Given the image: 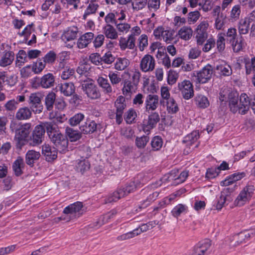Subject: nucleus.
<instances>
[{"label":"nucleus","mask_w":255,"mask_h":255,"mask_svg":"<svg viewBox=\"0 0 255 255\" xmlns=\"http://www.w3.org/2000/svg\"><path fill=\"white\" fill-rule=\"evenodd\" d=\"M47 128V135L57 150L60 153H65L68 151V139L61 133L57 125L53 124Z\"/></svg>","instance_id":"1"},{"label":"nucleus","mask_w":255,"mask_h":255,"mask_svg":"<svg viewBox=\"0 0 255 255\" xmlns=\"http://www.w3.org/2000/svg\"><path fill=\"white\" fill-rule=\"evenodd\" d=\"M251 99L246 93H242L240 96V102L237 98H231L229 100V107L234 114L238 113L244 115L246 114L250 108Z\"/></svg>","instance_id":"2"},{"label":"nucleus","mask_w":255,"mask_h":255,"mask_svg":"<svg viewBox=\"0 0 255 255\" xmlns=\"http://www.w3.org/2000/svg\"><path fill=\"white\" fill-rule=\"evenodd\" d=\"M52 125L53 123L51 122L42 123L41 124L37 125L30 136V145L36 146L41 144L44 140L45 131H46L47 133V127Z\"/></svg>","instance_id":"3"},{"label":"nucleus","mask_w":255,"mask_h":255,"mask_svg":"<svg viewBox=\"0 0 255 255\" xmlns=\"http://www.w3.org/2000/svg\"><path fill=\"white\" fill-rule=\"evenodd\" d=\"M255 187L251 183H248L240 191L234 201L235 205L241 207L249 203L254 195Z\"/></svg>","instance_id":"4"},{"label":"nucleus","mask_w":255,"mask_h":255,"mask_svg":"<svg viewBox=\"0 0 255 255\" xmlns=\"http://www.w3.org/2000/svg\"><path fill=\"white\" fill-rule=\"evenodd\" d=\"M82 89L91 100H97L101 97V92L92 80H87L82 84Z\"/></svg>","instance_id":"5"},{"label":"nucleus","mask_w":255,"mask_h":255,"mask_svg":"<svg viewBox=\"0 0 255 255\" xmlns=\"http://www.w3.org/2000/svg\"><path fill=\"white\" fill-rule=\"evenodd\" d=\"M43 95L39 92L31 93L28 99L29 108L35 114H40L43 110V106L41 103V100Z\"/></svg>","instance_id":"6"},{"label":"nucleus","mask_w":255,"mask_h":255,"mask_svg":"<svg viewBox=\"0 0 255 255\" xmlns=\"http://www.w3.org/2000/svg\"><path fill=\"white\" fill-rule=\"evenodd\" d=\"M30 128L31 124L26 123L21 125L15 129V138L17 141V146L21 148L24 144V141L27 138L29 134Z\"/></svg>","instance_id":"7"},{"label":"nucleus","mask_w":255,"mask_h":255,"mask_svg":"<svg viewBox=\"0 0 255 255\" xmlns=\"http://www.w3.org/2000/svg\"><path fill=\"white\" fill-rule=\"evenodd\" d=\"M178 88L184 99L189 100L193 97V86L189 80H185L179 82Z\"/></svg>","instance_id":"8"},{"label":"nucleus","mask_w":255,"mask_h":255,"mask_svg":"<svg viewBox=\"0 0 255 255\" xmlns=\"http://www.w3.org/2000/svg\"><path fill=\"white\" fill-rule=\"evenodd\" d=\"M155 59L149 54L145 55L140 60L139 67L143 72H152L155 69Z\"/></svg>","instance_id":"9"},{"label":"nucleus","mask_w":255,"mask_h":255,"mask_svg":"<svg viewBox=\"0 0 255 255\" xmlns=\"http://www.w3.org/2000/svg\"><path fill=\"white\" fill-rule=\"evenodd\" d=\"M211 245L208 239L199 242L194 247L191 255H208Z\"/></svg>","instance_id":"10"},{"label":"nucleus","mask_w":255,"mask_h":255,"mask_svg":"<svg viewBox=\"0 0 255 255\" xmlns=\"http://www.w3.org/2000/svg\"><path fill=\"white\" fill-rule=\"evenodd\" d=\"M159 96L155 94H148L144 101L145 111L149 113L156 110L159 106Z\"/></svg>","instance_id":"11"},{"label":"nucleus","mask_w":255,"mask_h":255,"mask_svg":"<svg viewBox=\"0 0 255 255\" xmlns=\"http://www.w3.org/2000/svg\"><path fill=\"white\" fill-rule=\"evenodd\" d=\"M115 106L116 108V122L120 125L123 121V114L127 107L125 98L122 96L118 97L115 102Z\"/></svg>","instance_id":"12"},{"label":"nucleus","mask_w":255,"mask_h":255,"mask_svg":"<svg viewBox=\"0 0 255 255\" xmlns=\"http://www.w3.org/2000/svg\"><path fill=\"white\" fill-rule=\"evenodd\" d=\"M213 70L211 65L208 64L200 71L197 72V80L199 83H205L210 80L213 75Z\"/></svg>","instance_id":"13"},{"label":"nucleus","mask_w":255,"mask_h":255,"mask_svg":"<svg viewBox=\"0 0 255 255\" xmlns=\"http://www.w3.org/2000/svg\"><path fill=\"white\" fill-rule=\"evenodd\" d=\"M160 121V117L158 113L153 112L148 116V120L144 121L142 125L143 130L145 132H149L150 130L155 127L157 123Z\"/></svg>","instance_id":"14"},{"label":"nucleus","mask_w":255,"mask_h":255,"mask_svg":"<svg viewBox=\"0 0 255 255\" xmlns=\"http://www.w3.org/2000/svg\"><path fill=\"white\" fill-rule=\"evenodd\" d=\"M57 151L55 147H52L48 144L42 146V154L48 162H51L57 157Z\"/></svg>","instance_id":"15"},{"label":"nucleus","mask_w":255,"mask_h":255,"mask_svg":"<svg viewBox=\"0 0 255 255\" xmlns=\"http://www.w3.org/2000/svg\"><path fill=\"white\" fill-rule=\"evenodd\" d=\"M230 199V196L228 194L227 192L223 191L221 192L219 197L217 198L214 206L217 210H220L224 206L228 204Z\"/></svg>","instance_id":"16"},{"label":"nucleus","mask_w":255,"mask_h":255,"mask_svg":"<svg viewBox=\"0 0 255 255\" xmlns=\"http://www.w3.org/2000/svg\"><path fill=\"white\" fill-rule=\"evenodd\" d=\"M78 31V28L77 26H70L64 32L61 38L63 41H66L74 40L77 37Z\"/></svg>","instance_id":"17"},{"label":"nucleus","mask_w":255,"mask_h":255,"mask_svg":"<svg viewBox=\"0 0 255 255\" xmlns=\"http://www.w3.org/2000/svg\"><path fill=\"white\" fill-rule=\"evenodd\" d=\"M135 39L132 36H128V39L121 37L119 40V46L121 50H125L128 48L133 49L135 47Z\"/></svg>","instance_id":"18"},{"label":"nucleus","mask_w":255,"mask_h":255,"mask_svg":"<svg viewBox=\"0 0 255 255\" xmlns=\"http://www.w3.org/2000/svg\"><path fill=\"white\" fill-rule=\"evenodd\" d=\"M14 59V53L11 51H5L0 59V67H5L11 65Z\"/></svg>","instance_id":"19"},{"label":"nucleus","mask_w":255,"mask_h":255,"mask_svg":"<svg viewBox=\"0 0 255 255\" xmlns=\"http://www.w3.org/2000/svg\"><path fill=\"white\" fill-rule=\"evenodd\" d=\"M94 34L92 32H87L81 36L77 41V46L79 48L82 49L86 47L93 39Z\"/></svg>","instance_id":"20"},{"label":"nucleus","mask_w":255,"mask_h":255,"mask_svg":"<svg viewBox=\"0 0 255 255\" xmlns=\"http://www.w3.org/2000/svg\"><path fill=\"white\" fill-rule=\"evenodd\" d=\"M97 126V124L95 121L87 120L80 126L79 128L83 133L88 134L96 131Z\"/></svg>","instance_id":"21"},{"label":"nucleus","mask_w":255,"mask_h":255,"mask_svg":"<svg viewBox=\"0 0 255 255\" xmlns=\"http://www.w3.org/2000/svg\"><path fill=\"white\" fill-rule=\"evenodd\" d=\"M55 77L52 73L44 75L40 79V85L43 88L47 89L54 86Z\"/></svg>","instance_id":"22"},{"label":"nucleus","mask_w":255,"mask_h":255,"mask_svg":"<svg viewBox=\"0 0 255 255\" xmlns=\"http://www.w3.org/2000/svg\"><path fill=\"white\" fill-rule=\"evenodd\" d=\"M243 63L245 64L246 74L247 75L255 72V56L251 58L247 56L244 58Z\"/></svg>","instance_id":"23"},{"label":"nucleus","mask_w":255,"mask_h":255,"mask_svg":"<svg viewBox=\"0 0 255 255\" xmlns=\"http://www.w3.org/2000/svg\"><path fill=\"white\" fill-rule=\"evenodd\" d=\"M103 32L108 39L115 40L118 38V33L111 24H106L103 27Z\"/></svg>","instance_id":"24"},{"label":"nucleus","mask_w":255,"mask_h":255,"mask_svg":"<svg viewBox=\"0 0 255 255\" xmlns=\"http://www.w3.org/2000/svg\"><path fill=\"white\" fill-rule=\"evenodd\" d=\"M32 111L27 107L19 108L15 114V118L18 120H26L32 116Z\"/></svg>","instance_id":"25"},{"label":"nucleus","mask_w":255,"mask_h":255,"mask_svg":"<svg viewBox=\"0 0 255 255\" xmlns=\"http://www.w3.org/2000/svg\"><path fill=\"white\" fill-rule=\"evenodd\" d=\"M85 0V3L88 4L83 15V19H86L88 15L96 13L99 7V4L95 1H92L91 0Z\"/></svg>","instance_id":"26"},{"label":"nucleus","mask_w":255,"mask_h":255,"mask_svg":"<svg viewBox=\"0 0 255 255\" xmlns=\"http://www.w3.org/2000/svg\"><path fill=\"white\" fill-rule=\"evenodd\" d=\"M40 157V153L34 150H29L25 155V162L27 164L32 166L34 163Z\"/></svg>","instance_id":"27"},{"label":"nucleus","mask_w":255,"mask_h":255,"mask_svg":"<svg viewBox=\"0 0 255 255\" xmlns=\"http://www.w3.org/2000/svg\"><path fill=\"white\" fill-rule=\"evenodd\" d=\"M246 176V173L244 172L235 173L230 175L228 178L223 181L221 183V185L224 186H229L234 182L240 180Z\"/></svg>","instance_id":"28"},{"label":"nucleus","mask_w":255,"mask_h":255,"mask_svg":"<svg viewBox=\"0 0 255 255\" xmlns=\"http://www.w3.org/2000/svg\"><path fill=\"white\" fill-rule=\"evenodd\" d=\"M60 90L65 96H70L75 93V88L73 83H64L61 84Z\"/></svg>","instance_id":"29"},{"label":"nucleus","mask_w":255,"mask_h":255,"mask_svg":"<svg viewBox=\"0 0 255 255\" xmlns=\"http://www.w3.org/2000/svg\"><path fill=\"white\" fill-rule=\"evenodd\" d=\"M250 21L247 18L241 19L238 23V31L240 35L248 33L250 27Z\"/></svg>","instance_id":"30"},{"label":"nucleus","mask_w":255,"mask_h":255,"mask_svg":"<svg viewBox=\"0 0 255 255\" xmlns=\"http://www.w3.org/2000/svg\"><path fill=\"white\" fill-rule=\"evenodd\" d=\"M231 44L232 46L233 51L236 53L242 51L245 48L247 45L244 38L242 35H240L238 38H237Z\"/></svg>","instance_id":"31"},{"label":"nucleus","mask_w":255,"mask_h":255,"mask_svg":"<svg viewBox=\"0 0 255 255\" xmlns=\"http://www.w3.org/2000/svg\"><path fill=\"white\" fill-rule=\"evenodd\" d=\"M193 34V30L189 26H184L181 27L178 31L177 35L184 40H189Z\"/></svg>","instance_id":"32"},{"label":"nucleus","mask_w":255,"mask_h":255,"mask_svg":"<svg viewBox=\"0 0 255 255\" xmlns=\"http://www.w3.org/2000/svg\"><path fill=\"white\" fill-rule=\"evenodd\" d=\"M83 207L82 202H76L65 207L63 213L65 214H73L79 212Z\"/></svg>","instance_id":"33"},{"label":"nucleus","mask_w":255,"mask_h":255,"mask_svg":"<svg viewBox=\"0 0 255 255\" xmlns=\"http://www.w3.org/2000/svg\"><path fill=\"white\" fill-rule=\"evenodd\" d=\"M99 85L102 88L103 91L106 94L111 93L113 91L112 87L107 78L99 77L97 79Z\"/></svg>","instance_id":"34"},{"label":"nucleus","mask_w":255,"mask_h":255,"mask_svg":"<svg viewBox=\"0 0 255 255\" xmlns=\"http://www.w3.org/2000/svg\"><path fill=\"white\" fill-rule=\"evenodd\" d=\"M130 62L126 58H118L114 64L115 69L118 71H123L126 69L129 65Z\"/></svg>","instance_id":"35"},{"label":"nucleus","mask_w":255,"mask_h":255,"mask_svg":"<svg viewBox=\"0 0 255 255\" xmlns=\"http://www.w3.org/2000/svg\"><path fill=\"white\" fill-rule=\"evenodd\" d=\"M136 86L131 81L128 79H125L123 82V87L122 88L123 94L125 96L129 95Z\"/></svg>","instance_id":"36"},{"label":"nucleus","mask_w":255,"mask_h":255,"mask_svg":"<svg viewBox=\"0 0 255 255\" xmlns=\"http://www.w3.org/2000/svg\"><path fill=\"white\" fill-rule=\"evenodd\" d=\"M27 53L23 50H20L16 54V66L20 67L27 62Z\"/></svg>","instance_id":"37"},{"label":"nucleus","mask_w":255,"mask_h":255,"mask_svg":"<svg viewBox=\"0 0 255 255\" xmlns=\"http://www.w3.org/2000/svg\"><path fill=\"white\" fill-rule=\"evenodd\" d=\"M138 188L134 183L131 181L128 183L126 186L120 188L121 192L119 193L122 196H127L128 194L135 191ZM118 195L119 193H116Z\"/></svg>","instance_id":"38"},{"label":"nucleus","mask_w":255,"mask_h":255,"mask_svg":"<svg viewBox=\"0 0 255 255\" xmlns=\"http://www.w3.org/2000/svg\"><path fill=\"white\" fill-rule=\"evenodd\" d=\"M66 134L71 141H76L81 137V133L79 131L69 127L66 128Z\"/></svg>","instance_id":"39"},{"label":"nucleus","mask_w":255,"mask_h":255,"mask_svg":"<svg viewBox=\"0 0 255 255\" xmlns=\"http://www.w3.org/2000/svg\"><path fill=\"white\" fill-rule=\"evenodd\" d=\"M225 33L223 32H220L218 33L217 36V49L219 52H222L224 51L226 46L225 43Z\"/></svg>","instance_id":"40"},{"label":"nucleus","mask_w":255,"mask_h":255,"mask_svg":"<svg viewBox=\"0 0 255 255\" xmlns=\"http://www.w3.org/2000/svg\"><path fill=\"white\" fill-rule=\"evenodd\" d=\"M216 69L220 72L221 75L224 76H229L232 74L231 67L227 63L217 65Z\"/></svg>","instance_id":"41"},{"label":"nucleus","mask_w":255,"mask_h":255,"mask_svg":"<svg viewBox=\"0 0 255 255\" xmlns=\"http://www.w3.org/2000/svg\"><path fill=\"white\" fill-rule=\"evenodd\" d=\"M199 137L200 134L199 131L194 130L187 135L185 137L183 141L187 143L188 145H191L197 141Z\"/></svg>","instance_id":"42"},{"label":"nucleus","mask_w":255,"mask_h":255,"mask_svg":"<svg viewBox=\"0 0 255 255\" xmlns=\"http://www.w3.org/2000/svg\"><path fill=\"white\" fill-rule=\"evenodd\" d=\"M115 214L116 212L113 210L108 214L101 216L97 222L96 226L98 228L102 225L108 223L110 220L115 216Z\"/></svg>","instance_id":"43"},{"label":"nucleus","mask_w":255,"mask_h":255,"mask_svg":"<svg viewBox=\"0 0 255 255\" xmlns=\"http://www.w3.org/2000/svg\"><path fill=\"white\" fill-rule=\"evenodd\" d=\"M24 166V162L23 159L18 157L13 163L12 165V169L16 176H18L22 174V168Z\"/></svg>","instance_id":"44"},{"label":"nucleus","mask_w":255,"mask_h":255,"mask_svg":"<svg viewBox=\"0 0 255 255\" xmlns=\"http://www.w3.org/2000/svg\"><path fill=\"white\" fill-rule=\"evenodd\" d=\"M56 95L51 92L45 97V104L48 111H52L53 108L54 103L55 102Z\"/></svg>","instance_id":"45"},{"label":"nucleus","mask_w":255,"mask_h":255,"mask_svg":"<svg viewBox=\"0 0 255 255\" xmlns=\"http://www.w3.org/2000/svg\"><path fill=\"white\" fill-rule=\"evenodd\" d=\"M151 151L159 150L162 146L163 141L162 138L159 136L153 137L151 141Z\"/></svg>","instance_id":"46"},{"label":"nucleus","mask_w":255,"mask_h":255,"mask_svg":"<svg viewBox=\"0 0 255 255\" xmlns=\"http://www.w3.org/2000/svg\"><path fill=\"white\" fill-rule=\"evenodd\" d=\"M148 180V178L142 173L138 174L132 180L138 188L141 187Z\"/></svg>","instance_id":"47"},{"label":"nucleus","mask_w":255,"mask_h":255,"mask_svg":"<svg viewBox=\"0 0 255 255\" xmlns=\"http://www.w3.org/2000/svg\"><path fill=\"white\" fill-rule=\"evenodd\" d=\"M167 111L169 114H174L177 113L179 108L176 101L173 99L170 98L166 102Z\"/></svg>","instance_id":"48"},{"label":"nucleus","mask_w":255,"mask_h":255,"mask_svg":"<svg viewBox=\"0 0 255 255\" xmlns=\"http://www.w3.org/2000/svg\"><path fill=\"white\" fill-rule=\"evenodd\" d=\"M196 105L200 108H206L209 105L207 98L203 95H197L195 98Z\"/></svg>","instance_id":"49"},{"label":"nucleus","mask_w":255,"mask_h":255,"mask_svg":"<svg viewBox=\"0 0 255 255\" xmlns=\"http://www.w3.org/2000/svg\"><path fill=\"white\" fill-rule=\"evenodd\" d=\"M159 192L155 191L149 195L146 199L143 201V203L139 206L140 208H145L149 206L151 202L155 201L158 197Z\"/></svg>","instance_id":"50"},{"label":"nucleus","mask_w":255,"mask_h":255,"mask_svg":"<svg viewBox=\"0 0 255 255\" xmlns=\"http://www.w3.org/2000/svg\"><path fill=\"white\" fill-rule=\"evenodd\" d=\"M90 164L87 160L83 159L78 161L76 167L78 172L82 173L90 168Z\"/></svg>","instance_id":"51"},{"label":"nucleus","mask_w":255,"mask_h":255,"mask_svg":"<svg viewBox=\"0 0 255 255\" xmlns=\"http://www.w3.org/2000/svg\"><path fill=\"white\" fill-rule=\"evenodd\" d=\"M59 63V68L63 69L66 64V61L69 59V52L62 51L58 55Z\"/></svg>","instance_id":"52"},{"label":"nucleus","mask_w":255,"mask_h":255,"mask_svg":"<svg viewBox=\"0 0 255 255\" xmlns=\"http://www.w3.org/2000/svg\"><path fill=\"white\" fill-rule=\"evenodd\" d=\"M225 33V36H226L227 41L230 44L233 42L237 38V29L235 28L231 27L229 28L226 33Z\"/></svg>","instance_id":"53"},{"label":"nucleus","mask_w":255,"mask_h":255,"mask_svg":"<svg viewBox=\"0 0 255 255\" xmlns=\"http://www.w3.org/2000/svg\"><path fill=\"white\" fill-rule=\"evenodd\" d=\"M46 63L41 60H37L36 62L33 63L32 66V71L35 74H39L45 67Z\"/></svg>","instance_id":"54"},{"label":"nucleus","mask_w":255,"mask_h":255,"mask_svg":"<svg viewBox=\"0 0 255 255\" xmlns=\"http://www.w3.org/2000/svg\"><path fill=\"white\" fill-rule=\"evenodd\" d=\"M108 77L112 85H118L122 81L120 75L117 72L110 71Z\"/></svg>","instance_id":"55"},{"label":"nucleus","mask_w":255,"mask_h":255,"mask_svg":"<svg viewBox=\"0 0 255 255\" xmlns=\"http://www.w3.org/2000/svg\"><path fill=\"white\" fill-rule=\"evenodd\" d=\"M85 118V116L81 113L75 114L69 120V124L72 126H76L79 125Z\"/></svg>","instance_id":"56"},{"label":"nucleus","mask_w":255,"mask_h":255,"mask_svg":"<svg viewBox=\"0 0 255 255\" xmlns=\"http://www.w3.org/2000/svg\"><path fill=\"white\" fill-rule=\"evenodd\" d=\"M149 137L147 135L136 137L135 139V145L138 148H143L149 141Z\"/></svg>","instance_id":"57"},{"label":"nucleus","mask_w":255,"mask_h":255,"mask_svg":"<svg viewBox=\"0 0 255 255\" xmlns=\"http://www.w3.org/2000/svg\"><path fill=\"white\" fill-rule=\"evenodd\" d=\"M120 192H121V189L119 188L113 193L110 194L106 199V203L115 202L118 201L121 198L124 197V196H121L120 194L117 195L116 193H120Z\"/></svg>","instance_id":"58"},{"label":"nucleus","mask_w":255,"mask_h":255,"mask_svg":"<svg viewBox=\"0 0 255 255\" xmlns=\"http://www.w3.org/2000/svg\"><path fill=\"white\" fill-rule=\"evenodd\" d=\"M186 208L187 207L185 205L179 204L176 205L171 211L172 215L175 218H178L186 211Z\"/></svg>","instance_id":"59"},{"label":"nucleus","mask_w":255,"mask_h":255,"mask_svg":"<svg viewBox=\"0 0 255 255\" xmlns=\"http://www.w3.org/2000/svg\"><path fill=\"white\" fill-rule=\"evenodd\" d=\"M201 14L199 11L195 10L188 13L187 21L190 24H194L199 19Z\"/></svg>","instance_id":"60"},{"label":"nucleus","mask_w":255,"mask_h":255,"mask_svg":"<svg viewBox=\"0 0 255 255\" xmlns=\"http://www.w3.org/2000/svg\"><path fill=\"white\" fill-rule=\"evenodd\" d=\"M56 57V53L53 50H50L46 54L43 59L45 63L53 64L55 62Z\"/></svg>","instance_id":"61"},{"label":"nucleus","mask_w":255,"mask_h":255,"mask_svg":"<svg viewBox=\"0 0 255 255\" xmlns=\"http://www.w3.org/2000/svg\"><path fill=\"white\" fill-rule=\"evenodd\" d=\"M160 0H147L148 8L151 11H156L160 6Z\"/></svg>","instance_id":"62"},{"label":"nucleus","mask_w":255,"mask_h":255,"mask_svg":"<svg viewBox=\"0 0 255 255\" xmlns=\"http://www.w3.org/2000/svg\"><path fill=\"white\" fill-rule=\"evenodd\" d=\"M138 47L140 51H143L148 45V37L146 34H142L138 39Z\"/></svg>","instance_id":"63"},{"label":"nucleus","mask_w":255,"mask_h":255,"mask_svg":"<svg viewBox=\"0 0 255 255\" xmlns=\"http://www.w3.org/2000/svg\"><path fill=\"white\" fill-rule=\"evenodd\" d=\"M137 115L135 111L130 109L125 114V119L128 124H131L135 119Z\"/></svg>","instance_id":"64"}]
</instances>
